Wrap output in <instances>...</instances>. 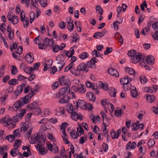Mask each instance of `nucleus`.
Listing matches in <instances>:
<instances>
[{"mask_svg": "<svg viewBox=\"0 0 158 158\" xmlns=\"http://www.w3.org/2000/svg\"><path fill=\"white\" fill-rule=\"evenodd\" d=\"M144 89L146 92L149 93H152L153 92H155L157 90V89L153 87H146Z\"/></svg>", "mask_w": 158, "mask_h": 158, "instance_id": "5701e85b", "label": "nucleus"}, {"mask_svg": "<svg viewBox=\"0 0 158 158\" xmlns=\"http://www.w3.org/2000/svg\"><path fill=\"white\" fill-rule=\"evenodd\" d=\"M86 91L85 87L84 85L81 84V87H78V92L83 94L85 93Z\"/></svg>", "mask_w": 158, "mask_h": 158, "instance_id": "b1692460", "label": "nucleus"}, {"mask_svg": "<svg viewBox=\"0 0 158 158\" xmlns=\"http://www.w3.org/2000/svg\"><path fill=\"white\" fill-rule=\"evenodd\" d=\"M68 106L69 107V108L68 110L69 113L70 114L74 111L73 106L72 104L70 103L69 104H68Z\"/></svg>", "mask_w": 158, "mask_h": 158, "instance_id": "13d9d810", "label": "nucleus"}, {"mask_svg": "<svg viewBox=\"0 0 158 158\" xmlns=\"http://www.w3.org/2000/svg\"><path fill=\"white\" fill-rule=\"evenodd\" d=\"M25 59L28 63L31 64L34 60V58L33 54L31 52H29L28 54L25 56Z\"/></svg>", "mask_w": 158, "mask_h": 158, "instance_id": "1a4fd4ad", "label": "nucleus"}, {"mask_svg": "<svg viewBox=\"0 0 158 158\" xmlns=\"http://www.w3.org/2000/svg\"><path fill=\"white\" fill-rule=\"evenodd\" d=\"M125 71L127 72L129 75H134L135 74V71L133 68L126 67L125 68Z\"/></svg>", "mask_w": 158, "mask_h": 158, "instance_id": "412c9836", "label": "nucleus"}, {"mask_svg": "<svg viewBox=\"0 0 158 158\" xmlns=\"http://www.w3.org/2000/svg\"><path fill=\"white\" fill-rule=\"evenodd\" d=\"M21 144V140H17L16 139L15 140V142L14 143V146L15 147H16L18 149V148L20 147Z\"/></svg>", "mask_w": 158, "mask_h": 158, "instance_id": "09e8293b", "label": "nucleus"}, {"mask_svg": "<svg viewBox=\"0 0 158 158\" xmlns=\"http://www.w3.org/2000/svg\"><path fill=\"white\" fill-rule=\"evenodd\" d=\"M21 54V52L14 51L12 52V55L14 58L18 59V56H20Z\"/></svg>", "mask_w": 158, "mask_h": 158, "instance_id": "37998d69", "label": "nucleus"}, {"mask_svg": "<svg viewBox=\"0 0 158 158\" xmlns=\"http://www.w3.org/2000/svg\"><path fill=\"white\" fill-rule=\"evenodd\" d=\"M103 37V35H102L100 32L99 31L95 33L93 35L94 38L96 39H98Z\"/></svg>", "mask_w": 158, "mask_h": 158, "instance_id": "e433bc0d", "label": "nucleus"}, {"mask_svg": "<svg viewBox=\"0 0 158 158\" xmlns=\"http://www.w3.org/2000/svg\"><path fill=\"white\" fill-rule=\"evenodd\" d=\"M52 151L55 154H56L59 152V150L58 149L57 145L55 144H53V147L52 149Z\"/></svg>", "mask_w": 158, "mask_h": 158, "instance_id": "603ef678", "label": "nucleus"}, {"mask_svg": "<svg viewBox=\"0 0 158 158\" xmlns=\"http://www.w3.org/2000/svg\"><path fill=\"white\" fill-rule=\"evenodd\" d=\"M71 118L75 121H77L78 119V114L75 112L74 111L70 113Z\"/></svg>", "mask_w": 158, "mask_h": 158, "instance_id": "cd10ccee", "label": "nucleus"}, {"mask_svg": "<svg viewBox=\"0 0 158 158\" xmlns=\"http://www.w3.org/2000/svg\"><path fill=\"white\" fill-rule=\"evenodd\" d=\"M74 65V64L73 63H71L69 64L68 65L65 69L64 72H66L70 69L71 68H72Z\"/></svg>", "mask_w": 158, "mask_h": 158, "instance_id": "e2e57ef3", "label": "nucleus"}, {"mask_svg": "<svg viewBox=\"0 0 158 158\" xmlns=\"http://www.w3.org/2000/svg\"><path fill=\"white\" fill-rule=\"evenodd\" d=\"M39 2L42 7H44L47 5V0H39Z\"/></svg>", "mask_w": 158, "mask_h": 158, "instance_id": "49530a36", "label": "nucleus"}, {"mask_svg": "<svg viewBox=\"0 0 158 158\" xmlns=\"http://www.w3.org/2000/svg\"><path fill=\"white\" fill-rule=\"evenodd\" d=\"M122 110L121 109L116 110H115L114 113L115 116L117 117H121V115Z\"/></svg>", "mask_w": 158, "mask_h": 158, "instance_id": "338daca9", "label": "nucleus"}, {"mask_svg": "<svg viewBox=\"0 0 158 158\" xmlns=\"http://www.w3.org/2000/svg\"><path fill=\"white\" fill-rule=\"evenodd\" d=\"M9 84L10 85H14L18 83V80L15 79H12L9 81Z\"/></svg>", "mask_w": 158, "mask_h": 158, "instance_id": "c9c22d12", "label": "nucleus"}, {"mask_svg": "<svg viewBox=\"0 0 158 158\" xmlns=\"http://www.w3.org/2000/svg\"><path fill=\"white\" fill-rule=\"evenodd\" d=\"M154 57L152 55H149L146 58V61L148 64H152L154 63Z\"/></svg>", "mask_w": 158, "mask_h": 158, "instance_id": "dca6fc26", "label": "nucleus"}, {"mask_svg": "<svg viewBox=\"0 0 158 158\" xmlns=\"http://www.w3.org/2000/svg\"><path fill=\"white\" fill-rule=\"evenodd\" d=\"M96 10L98 11L100 15H102L103 14V10L101 7L99 6H96Z\"/></svg>", "mask_w": 158, "mask_h": 158, "instance_id": "052dcab7", "label": "nucleus"}, {"mask_svg": "<svg viewBox=\"0 0 158 158\" xmlns=\"http://www.w3.org/2000/svg\"><path fill=\"white\" fill-rule=\"evenodd\" d=\"M24 83L18 87V89H19L20 92L21 93L23 90V88L25 86L26 82V81H23Z\"/></svg>", "mask_w": 158, "mask_h": 158, "instance_id": "69168bd1", "label": "nucleus"}, {"mask_svg": "<svg viewBox=\"0 0 158 158\" xmlns=\"http://www.w3.org/2000/svg\"><path fill=\"white\" fill-rule=\"evenodd\" d=\"M124 156L126 158H130L132 155L131 152L127 151L124 153Z\"/></svg>", "mask_w": 158, "mask_h": 158, "instance_id": "774afa93", "label": "nucleus"}, {"mask_svg": "<svg viewBox=\"0 0 158 158\" xmlns=\"http://www.w3.org/2000/svg\"><path fill=\"white\" fill-rule=\"evenodd\" d=\"M38 150L40 153L42 155H44V154H46L48 152V151L46 148H43L42 147L40 148V149H39Z\"/></svg>", "mask_w": 158, "mask_h": 158, "instance_id": "79ce46f5", "label": "nucleus"}, {"mask_svg": "<svg viewBox=\"0 0 158 158\" xmlns=\"http://www.w3.org/2000/svg\"><path fill=\"white\" fill-rule=\"evenodd\" d=\"M34 112V114L36 115H39L41 113V109L39 107H35V108L33 109Z\"/></svg>", "mask_w": 158, "mask_h": 158, "instance_id": "c03bdc74", "label": "nucleus"}, {"mask_svg": "<svg viewBox=\"0 0 158 158\" xmlns=\"http://www.w3.org/2000/svg\"><path fill=\"white\" fill-rule=\"evenodd\" d=\"M101 114L102 115V119H103V121H105V119H106V122H107L108 123H109V121L107 120L108 118V117L107 116V115L104 113V111H102L101 112Z\"/></svg>", "mask_w": 158, "mask_h": 158, "instance_id": "58836bf2", "label": "nucleus"}, {"mask_svg": "<svg viewBox=\"0 0 158 158\" xmlns=\"http://www.w3.org/2000/svg\"><path fill=\"white\" fill-rule=\"evenodd\" d=\"M136 54V51L134 50H131L129 51L127 53L128 56H129L133 57L135 56Z\"/></svg>", "mask_w": 158, "mask_h": 158, "instance_id": "864d4df0", "label": "nucleus"}, {"mask_svg": "<svg viewBox=\"0 0 158 158\" xmlns=\"http://www.w3.org/2000/svg\"><path fill=\"white\" fill-rule=\"evenodd\" d=\"M60 85L62 86L65 85H69L70 84V80L67 76H62L59 78Z\"/></svg>", "mask_w": 158, "mask_h": 158, "instance_id": "f03ea898", "label": "nucleus"}, {"mask_svg": "<svg viewBox=\"0 0 158 158\" xmlns=\"http://www.w3.org/2000/svg\"><path fill=\"white\" fill-rule=\"evenodd\" d=\"M108 73L111 76H115L116 77L119 76V73L116 69H115L111 68L108 70Z\"/></svg>", "mask_w": 158, "mask_h": 158, "instance_id": "2eb2a0df", "label": "nucleus"}, {"mask_svg": "<svg viewBox=\"0 0 158 158\" xmlns=\"http://www.w3.org/2000/svg\"><path fill=\"white\" fill-rule=\"evenodd\" d=\"M35 16V14L34 12L33 11L30 12L29 15L30 22V23H32L34 21Z\"/></svg>", "mask_w": 158, "mask_h": 158, "instance_id": "c756f323", "label": "nucleus"}, {"mask_svg": "<svg viewBox=\"0 0 158 158\" xmlns=\"http://www.w3.org/2000/svg\"><path fill=\"white\" fill-rule=\"evenodd\" d=\"M131 93L132 96L134 98L137 97L138 95L137 90L135 87H133V89H131Z\"/></svg>", "mask_w": 158, "mask_h": 158, "instance_id": "4be33fe9", "label": "nucleus"}, {"mask_svg": "<svg viewBox=\"0 0 158 158\" xmlns=\"http://www.w3.org/2000/svg\"><path fill=\"white\" fill-rule=\"evenodd\" d=\"M31 141H30V143L31 144H34L35 143L39 141L40 143L41 141H40V136L37 134H35L34 135L32 136L31 137Z\"/></svg>", "mask_w": 158, "mask_h": 158, "instance_id": "423d86ee", "label": "nucleus"}, {"mask_svg": "<svg viewBox=\"0 0 158 158\" xmlns=\"http://www.w3.org/2000/svg\"><path fill=\"white\" fill-rule=\"evenodd\" d=\"M33 129L32 128H30L28 131L26 133L25 135V138L27 139H28L30 137L32 131Z\"/></svg>", "mask_w": 158, "mask_h": 158, "instance_id": "de8ad7c7", "label": "nucleus"}, {"mask_svg": "<svg viewBox=\"0 0 158 158\" xmlns=\"http://www.w3.org/2000/svg\"><path fill=\"white\" fill-rule=\"evenodd\" d=\"M52 49L53 51L55 52H56L60 50H61L60 47L58 45L54 46L53 45L52 46Z\"/></svg>", "mask_w": 158, "mask_h": 158, "instance_id": "72a5a7b5", "label": "nucleus"}, {"mask_svg": "<svg viewBox=\"0 0 158 158\" xmlns=\"http://www.w3.org/2000/svg\"><path fill=\"white\" fill-rule=\"evenodd\" d=\"M87 98L93 102H95L96 100V97L92 92H88L87 93Z\"/></svg>", "mask_w": 158, "mask_h": 158, "instance_id": "f3484780", "label": "nucleus"}, {"mask_svg": "<svg viewBox=\"0 0 158 158\" xmlns=\"http://www.w3.org/2000/svg\"><path fill=\"white\" fill-rule=\"evenodd\" d=\"M140 53H138L137 54L131 57V60L132 61V63L136 64L140 60Z\"/></svg>", "mask_w": 158, "mask_h": 158, "instance_id": "ddd939ff", "label": "nucleus"}, {"mask_svg": "<svg viewBox=\"0 0 158 158\" xmlns=\"http://www.w3.org/2000/svg\"><path fill=\"white\" fill-rule=\"evenodd\" d=\"M57 68L55 66H54L52 68V69H49L48 71L49 72L52 73L54 74L57 71Z\"/></svg>", "mask_w": 158, "mask_h": 158, "instance_id": "6e6d98bb", "label": "nucleus"}, {"mask_svg": "<svg viewBox=\"0 0 158 158\" xmlns=\"http://www.w3.org/2000/svg\"><path fill=\"white\" fill-rule=\"evenodd\" d=\"M132 78L130 77L127 76L120 80V82L122 85H125L128 83H130L132 80Z\"/></svg>", "mask_w": 158, "mask_h": 158, "instance_id": "0eeeda50", "label": "nucleus"}, {"mask_svg": "<svg viewBox=\"0 0 158 158\" xmlns=\"http://www.w3.org/2000/svg\"><path fill=\"white\" fill-rule=\"evenodd\" d=\"M70 92V88L69 86L61 88L56 94V97L59 98L65 94H69Z\"/></svg>", "mask_w": 158, "mask_h": 158, "instance_id": "f257e3e1", "label": "nucleus"}, {"mask_svg": "<svg viewBox=\"0 0 158 158\" xmlns=\"http://www.w3.org/2000/svg\"><path fill=\"white\" fill-rule=\"evenodd\" d=\"M19 153V150L17 148H15L11 150L10 152L11 155L13 157H15Z\"/></svg>", "mask_w": 158, "mask_h": 158, "instance_id": "aec40b11", "label": "nucleus"}, {"mask_svg": "<svg viewBox=\"0 0 158 158\" xmlns=\"http://www.w3.org/2000/svg\"><path fill=\"white\" fill-rule=\"evenodd\" d=\"M77 130L78 136H80L82 134L84 133V130L81 126H79V127L77 128Z\"/></svg>", "mask_w": 158, "mask_h": 158, "instance_id": "c85d7f7f", "label": "nucleus"}, {"mask_svg": "<svg viewBox=\"0 0 158 158\" xmlns=\"http://www.w3.org/2000/svg\"><path fill=\"white\" fill-rule=\"evenodd\" d=\"M31 98L32 95L31 94H28L24 98H22L21 99L23 101V105H24L25 104L28 103L30 102Z\"/></svg>", "mask_w": 158, "mask_h": 158, "instance_id": "6e6552de", "label": "nucleus"}, {"mask_svg": "<svg viewBox=\"0 0 158 158\" xmlns=\"http://www.w3.org/2000/svg\"><path fill=\"white\" fill-rule=\"evenodd\" d=\"M11 67V74L13 75H15L18 72L17 69L15 65H12Z\"/></svg>", "mask_w": 158, "mask_h": 158, "instance_id": "ea45409f", "label": "nucleus"}, {"mask_svg": "<svg viewBox=\"0 0 158 158\" xmlns=\"http://www.w3.org/2000/svg\"><path fill=\"white\" fill-rule=\"evenodd\" d=\"M85 105V103L83 100H79L77 102V108L79 107L82 108Z\"/></svg>", "mask_w": 158, "mask_h": 158, "instance_id": "6ab92c4d", "label": "nucleus"}, {"mask_svg": "<svg viewBox=\"0 0 158 158\" xmlns=\"http://www.w3.org/2000/svg\"><path fill=\"white\" fill-rule=\"evenodd\" d=\"M87 140V138L86 136L84 138L83 136L81 137L80 138V139L79 140V142L80 143L83 144Z\"/></svg>", "mask_w": 158, "mask_h": 158, "instance_id": "3c124183", "label": "nucleus"}, {"mask_svg": "<svg viewBox=\"0 0 158 158\" xmlns=\"http://www.w3.org/2000/svg\"><path fill=\"white\" fill-rule=\"evenodd\" d=\"M52 64V60H49L46 61L44 64V66L43 69L44 71H45L48 69H49L51 67Z\"/></svg>", "mask_w": 158, "mask_h": 158, "instance_id": "9b49d317", "label": "nucleus"}, {"mask_svg": "<svg viewBox=\"0 0 158 158\" xmlns=\"http://www.w3.org/2000/svg\"><path fill=\"white\" fill-rule=\"evenodd\" d=\"M70 101V97L68 96H64L60 98L59 102L60 103L64 104L68 103Z\"/></svg>", "mask_w": 158, "mask_h": 158, "instance_id": "4468645a", "label": "nucleus"}, {"mask_svg": "<svg viewBox=\"0 0 158 158\" xmlns=\"http://www.w3.org/2000/svg\"><path fill=\"white\" fill-rule=\"evenodd\" d=\"M89 56V54L86 52H84L80 54L79 55V57L81 59L84 60Z\"/></svg>", "mask_w": 158, "mask_h": 158, "instance_id": "2f4dec72", "label": "nucleus"}, {"mask_svg": "<svg viewBox=\"0 0 158 158\" xmlns=\"http://www.w3.org/2000/svg\"><path fill=\"white\" fill-rule=\"evenodd\" d=\"M77 68L79 73L81 71L85 72L86 73H87L88 72V69L87 67L86 64L83 63H80L77 66Z\"/></svg>", "mask_w": 158, "mask_h": 158, "instance_id": "39448f33", "label": "nucleus"}, {"mask_svg": "<svg viewBox=\"0 0 158 158\" xmlns=\"http://www.w3.org/2000/svg\"><path fill=\"white\" fill-rule=\"evenodd\" d=\"M70 134L72 138L75 139L77 138L78 137V135L76 134L75 135V132L73 130H72L70 132Z\"/></svg>", "mask_w": 158, "mask_h": 158, "instance_id": "0e129e2a", "label": "nucleus"}, {"mask_svg": "<svg viewBox=\"0 0 158 158\" xmlns=\"http://www.w3.org/2000/svg\"><path fill=\"white\" fill-rule=\"evenodd\" d=\"M70 71L72 74L76 76H78L80 74V73H79L77 68L76 69L74 68L73 67L71 69Z\"/></svg>", "mask_w": 158, "mask_h": 158, "instance_id": "393cba45", "label": "nucleus"}, {"mask_svg": "<svg viewBox=\"0 0 158 158\" xmlns=\"http://www.w3.org/2000/svg\"><path fill=\"white\" fill-rule=\"evenodd\" d=\"M116 89L114 88H110L109 94L111 97H115L116 96Z\"/></svg>", "mask_w": 158, "mask_h": 158, "instance_id": "a878e982", "label": "nucleus"}, {"mask_svg": "<svg viewBox=\"0 0 158 158\" xmlns=\"http://www.w3.org/2000/svg\"><path fill=\"white\" fill-rule=\"evenodd\" d=\"M19 112L20 113H19L18 114L13 117V121L15 122H18L19 119H21V118L24 116L25 112V110H19Z\"/></svg>", "mask_w": 158, "mask_h": 158, "instance_id": "7ed1b4c3", "label": "nucleus"}, {"mask_svg": "<svg viewBox=\"0 0 158 158\" xmlns=\"http://www.w3.org/2000/svg\"><path fill=\"white\" fill-rule=\"evenodd\" d=\"M74 25L73 23V20L72 21V22L68 25L67 27L68 28L69 30L71 31H73L74 28Z\"/></svg>", "mask_w": 158, "mask_h": 158, "instance_id": "8fccbe9b", "label": "nucleus"}, {"mask_svg": "<svg viewBox=\"0 0 158 158\" xmlns=\"http://www.w3.org/2000/svg\"><path fill=\"white\" fill-rule=\"evenodd\" d=\"M23 105H24L22 101H18L13 105L12 106V109L14 111L17 110L18 109L21 107Z\"/></svg>", "mask_w": 158, "mask_h": 158, "instance_id": "f8f14e48", "label": "nucleus"}, {"mask_svg": "<svg viewBox=\"0 0 158 158\" xmlns=\"http://www.w3.org/2000/svg\"><path fill=\"white\" fill-rule=\"evenodd\" d=\"M38 106L37 102L36 101L34 102L32 104H28L27 106V108L30 109H34L35 108V107H38Z\"/></svg>", "mask_w": 158, "mask_h": 158, "instance_id": "a211bd4d", "label": "nucleus"}, {"mask_svg": "<svg viewBox=\"0 0 158 158\" xmlns=\"http://www.w3.org/2000/svg\"><path fill=\"white\" fill-rule=\"evenodd\" d=\"M155 98V97L153 95H147V100L149 103H152L154 100Z\"/></svg>", "mask_w": 158, "mask_h": 158, "instance_id": "bb28decb", "label": "nucleus"}, {"mask_svg": "<svg viewBox=\"0 0 158 158\" xmlns=\"http://www.w3.org/2000/svg\"><path fill=\"white\" fill-rule=\"evenodd\" d=\"M44 42L45 45L47 46H52L54 44V41L53 39H49L46 38L44 40Z\"/></svg>", "mask_w": 158, "mask_h": 158, "instance_id": "9d476101", "label": "nucleus"}, {"mask_svg": "<svg viewBox=\"0 0 158 158\" xmlns=\"http://www.w3.org/2000/svg\"><path fill=\"white\" fill-rule=\"evenodd\" d=\"M15 139V137L11 135H7L6 137V139H7L10 142H13Z\"/></svg>", "mask_w": 158, "mask_h": 158, "instance_id": "f704fd0d", "label": "nucleus"}, {"mask_svg": "<svg viewBox=\"0 0 158 158\" xmlns=\"http://www.w3.org/2000/svg\"><path fill=\"white\" fill-rule=\"evenodd\" d=\"M155 144V141L153 139H150L148 141V145L149 148L153 147Z\"/></svg>", "mask_w": 158, "mask_h": 158, "instance_id": "4c0bfd02", "label": "nucleus"}, {"mask_svg": "<svg viewBox=\"0 0 158 158\" xmlns=\"http://www.w3.org/2000/svg\"><path fill=\"white\" fill-rule=\"evenodd\" d=\"M123 89L125 90H129V89H131V84L130 83H128L126 84L123 85Z\"/></svg>", "mask_w": 158, "mask_h": 158, "instance_id": "a18cd8bd", "label": "nucleus"}, {"mask_svg": "<svg viewBox=\"0 0 158 158\" xmlns=\"http://www.w3.org/2000/svg\"><path fill=\"white\" fill-rule=\"evenodd\" d=\"M152 35L155 40H158V31H156L154 34H152Z\"/></svg>", "mask_w": 158, "mask_h": 158, "instance_id": "bf43d9fd", "label": "nucleus"}, {"mask_svg": "<svg viewBox=\"0 0 158 158\" xmlns=\"http://www.w3.org/2000/svg\"><path fill=\"white\" fill-rule=\"evenodd\" d=\"M140 82L143 84H145L147 81V80L144 75H141L140 76Z\"/></svg>", "mask_w": 158, "mask_h": 158, "instance_id": "a19ab883", "label": "nucleus"}, {"mask_svg": "<svg viewBox=\"0 0 158 158\" xmlns=\"http://www.w3.org/2000/svg\"><path fill=\"white\" fill-rule=\"evenodd\" d=\"M64 52H66V54L67 56L69 57H71L74 53L75 51L73 49L71 51L70 54V52L69 51H65Z\"/></svg>", "mask_w": 158, "mask_h": 158, "instance_id": "5fc2aeb1", "label": "nucleus"}, {"mask_svg": "<svg viewBox=\"0 0 158 158\" xmlns=\"http://www.w3.org/2000/svg\"><path fill=\"white\" fill-rule=\"evenodd\" d=\"M65 63L64 61L61 62L56 63V65L59 68V71H60L64 67Z\"/></svg>", "mask_w": 158, "mask_h": 158, "instance_id": "473e14b6", "label": "nucleus"}, {"mask_svg": "<svg viewBox=\"0 0 158 158\" xmlns=\"http://www.w3.org/2000/svg\"><path fill=\"white\" fill-rule=\"evenodd\" d=\"M31 126L32 124L31 123L29 122H26L23 123L21 127V130L24 133L29 128L31 127Z\"/></svg>", "mask_w": 158, "mask_h": 158, "instance_id": "20e7f679", "label": "nucleus"}, {"mask_svg": "<svg viewBox=\"0 0 158 158\" xmlns=\"http://www.w3.org/2000/svg\"><path fill=\"white\" fill-rule=\"evenodd\" d=\"M19 19L18 16L15 15L12 16V19H11V22L13 24H17L19 22Z\"/></svg>", "mask_w": 158, "mask_h": 158, "instance_id": "7c9ffc66", "label": "nucleus"}, {"mask_svg": "<svg viewBox=\"0 0 158 158\" xmlns=\"http://www.w3.org/2000/svg\"><path fill=\"white\" fill-rule=\"evenodd\" d=\"M99 85L104 90H107L108 89V86L106 84H104L101 81H99Z\"/></svg>", "mask_w": 158, "mask_h": 158, "instance_id": "4d7b16f0", "label": "nucleus"}, {"mask_svg": "<svg viewBox=\"0 0 158 158\" xmlns=\"http://www.w3.org/2000/svg\"><path fill=\"white\" fill-rule=\"evenodd\" d=\"M113 49L111 48H108L107 47L106 48V51L104 52V54L105 55H107L111 53Z\"/></svg>", "mask_w": 158, "mask_h": 158, "instance_id": "680f3d73", "label": "nucleus"}]
</instances>
